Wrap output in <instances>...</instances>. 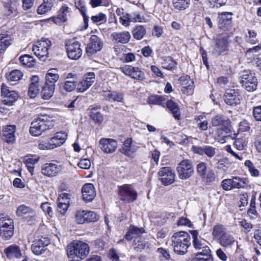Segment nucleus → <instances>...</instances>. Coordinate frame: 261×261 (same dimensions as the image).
Listing matches in <instances>:
<instances>
[{"mask_svg":"<svg viewBox=\"0 0 261 261\" xmlns=\"http://www.w3.org/2000/svg\"><path fill=\"white\" fill-rule=\"evenodd\" d=\"M212 234L222 247L231 248L235 244H238L233 236L227 230L226 226L223 224L218 223L215 225Z\"/></svg>","mask_w":261,"mask_h":261,"instance_id":"nucleus-1","label":"nucleus"},{"mask_svg":"<svg viewBox=\"0 0 261 261\" xmlns=\"http://www.w3.org/2000/svg\"><path fill=\"white\" fill-rule=\"evenodd\" d=\"M90 247L86 243L80 241L71 242L67 247V254L70 261H80L89 253Z\"/></svg>","mask_w":261,"mask_h":261,"instance_id":"nucleus-2","label":"nucleus"},{"mask_svg":"<svg viewBox=\"0 0 261 261\" xmlns=\"http://www.w3.org/2000/svg\"><path fill=\"white\" fill-rule=\"evenodd\" d=\"M171 245L175 253L183 255L188 252L191 245V238L186 231H179L174 233L171 237Z\"/></svg>","mask_w":261,"mask_h":261,"instance_id":"nucleus-3","label":"nucleus"},{"mask_svg":"<svg viewBox=\"0 0 261 261\" xmlns=\"http://www.w3.org/2000/svg\"><path fill=\"white\" fill-rule=\"evenodd\" d=\"M54 126L52 118L47 115H40L31 123L30 134L35 137L40 136L44 132L51 129Z\"/></svg>","mask_w":261,"mask_h":261,"instance_id":"nucleus-4","label":"nucleus"},{"mask_svg":"<svg viewBox=\"0 0 261 261\" xmlns=\"http://www.w3.org/2000/svg\"><path fill=\"white\" fill-rule=\"evenodd\" d=\"M51 45V42L48 39L42 38L33 45L32 50L40 60L45 61L47 57L48 49Z\"/></svg>","mask_w":261,"mask_h":261,"instance_id":"nucleus-5","label":"nucleus"},{"mask_svg":"<svg viewBox=\"0 0 261 261\" xmlns=\"http://www.w3.org/2000/svg\"><path fill=\"white\" fill-rule=\"evenodd\" d=\"M232 34L229 33L225 36H219L215 40V44L213 46L212 54L218 56L228 50L229 46L228 38Z\"/></svg>","mask_w":261,"mask_h":261,"instance_id":"nucleus-6","label":"nucleus"},{"mask_svg":"<svg viewBox=\"0 0 261 261\" xmlns=\"http://www.w3.org/2000/svg\"><path fill=\"white\" fill-rule=\"evenodd\" d=\"M120 199L127 203H130L137 198L138 193L130 185H124L119 188Z\"/></svg>","mask_w":261,"mask_h":261,"instance_id":"nucleus-7","label":"nucleus"},{"mask_svg":"<svg viewBox=\"0 0 261 261\" xmlns=\"http://www.w3.org/2000/svg\"><path fill=\"white\" fill-rule=\"evenodd\" d=\"M176 170L180 179L185 180L190 178L194 173L192 162L187 159L183 160L178 164Z\"/></svg>","mask_w":261,"mask_h":261,"instance_id":"nucleus-8","label":"nucleus"},{"mask_svg":"<svg viewBox=\"0 0 261 261\" xmlns=\"http://www.w3.org/2000/svg\"><path fill=\"white\" fill-rule=\"evenodd\" d=\"M190 233L192 237V244L195 250L199 251L198 252L211 251L209 247L210 243L199 236L197 230H192Z\"/></svg>","mask_w":261,"mask_h":261,"instance_id":"nucleus-9","label":"nucleus"},{"mask_svg":"<svg viewBox=\"0 0 261 261\" xmlns=\"http://www.w3.org/2000/svg\"><path fill=\"white\" fill-rule=\"evenodd\" d=\"M65 47L68 57L72 60L79 59L82 55L81 44L73 39L68 40L65 43Z\"/></svg>","mask_w":261,"mask_h":261,"instance_id":"nucleus-10","label":"nucleus"},{"mask_svg":"<svg viewBox=\"0 0 261 261\" xmlns=\"http://www.w3.org/2000/svg\"><path fill=\"white\" fill-rule=\"evenodd\" d=\"M241 83L248 91H253L256 89L257 79L254 74L249 71H244L241 75Z\"/></svg>","mask_w":261,"mask_h":261,"instance_id":"nucleus-11","label":"nucleus"},{"mask_svg":"<svg viewBox=\"0 0 261 261\" xmlns=\"http://www.w3.org/2000/svg\"><path fill=\"white\" fill-rule=\"evenodd\" d=\"M232 13L223 12L218 17V28L221 33L230 31L232 29Z\"/></svg>","mask_w":261,"mask_h":261,"instance_id":"nucleus-12","label":"nucleus"},{"mask_svg":"<svg viewBox=\"0 0 261 261\" xmlns=\"http://www.w3.org/2000/svg\"><path fill=\"white\" fill-rule=\"evenodd\" d=\"M103 45V42L99 37L96 35H92L86 48L87 55L91 56L99 51L102 49Z\"/></svg>","mask_w":261,"mask_h":261,"instance_id":"nucleus-13","label":"nucleus"},{"mask_svg":"<svg viewBox=\"0 0 261 261\" xmlns=\"http://www.w3.org/2000/svg\"><path fill=\"white\" fill-rule=\"evenodd\" d=\"M13 222L10 219H0V236L9 239L13 234Z\"/></svg>","mask_w":261,"mask_h":261,"instance_id":"nucleus-14","label":"nucleus"},{"mask_svg":"<svg viewBox=\"0 0 261 261\" xmlns=\"http://www.w3.org/2000/svg\"><path fill=\"white\" fill-rule=\"evenodd\" d=\"M120 70L123 73L132 79L138 80H143L145 79L144 72L138 67L125 65L121 67Z\"/></svg>","mask_w":261,"mask_h":261,"instance_id":"nucleus-15","label":"nucleus"},{"mask_svg":"<svg viewBox=\"0 0 261 261\" xmlns=\"http://www.w3.org/2000/svg\"><path fill=\"white\" fill-rule=\"evenodd\" d=\"M160 180L165 186H168L174 181L175 173L170 167H163L158 172Z\"/></svg>","mask_w":261,"mask_h":261,"instance_id":"nucleus-16","label":"nucleus"},{"mask_svg":"<svg viewBox=\"0 0 261 261\" xmlns=\"http://www.w3.org/2000/svg\"><path fill=\"white\" fill-rule=\"evenodd\" d=\"M1 93L3 97L2 101L6 105H12L18 97L17 93L14 91H10L4 84L2 85Z\"/></svg>","mask_w":261,"mask_h":261,"instance_id":"nucleus-17","label":"nucleus"},{"mask_svg":"<svg viewBox=\"0 0 261 261\" xmlns=\"http://www.w3.org/2000/svg\"><path fill=\"white\" fill-rule=\"evenodd\" d=\"M49 244V240L45 238L36 239L33 241L31 246L32 252L36 255H41L46 250Z\"/></svg>","mask_w":261,"mask_h":261,"instance_id":"nucleus-18","label":"nucleus"},{"mask_svg":"<svg viewBox=\"0 0 261 261\" xmlns=\"http://www.w3.org/2000/svg\"><path fill=\"white\" fill-rule=\"evenodd\" d=\"M99 147L105 153H111L116 149L117 142L114 139L103 138L99 140Z\"/></svg>","mask_w":261,"mask_h":261,"instance_id":"nucleus-19","label":"nucleus"},{"mask_svg":"<svg viewBox=\"0 0 261 261\" xmlns=\"http://www.w3.org/2000/svg\"><path fill=\"white\" fill-rule=\"evenodd\" d=\"M4 252L7 258L10 260L15 261V259L20 258L22 256L20 247L15 244L9 246L4 249Z\"/></svg>","mask_w":261,"mask_h":261,"instance_id":"nucleus-20","label":"nucleus"},{"mask_svg":"<svg viewBox=\"0 0 261 261\" xmlns=\"http://www.w3.org/2000/svg\"><path fill=\"white\" fill-rule=\"evenodd\" d=\"M61 171V166L53 163H45L41 168L42 173L48 177L55 176Z\"/></svg>","mask_w":261,"mask_h":261,"instance_id":"nucleus-21","label":"nucleus"},{"mask_svg":"<svg viewBox=\"0 0 261 261\" xmlns=\"http://www.w3.org/2000/svg\"><path fill=\"white\" fill-rule=\"evenodd\" d=\"M95 74L93 72H89L85 74L83 80L77 85V91L84 92L86 91L94 82Z\"/></svg>","mask_w":261,"mask_h":261,"instance_id":"nucleus-22","label":"nucleus"},{"mask_svg":"<svg viewBox=\"0 0 261 261\" xmlns=\"http://www.w3.org/2000/svg\"><path fill=\"white\" fill-rule=\"evenodd\" d=\"M217 133L218 140L221 143H224L227 138H230L231 139H234L237 136V134H232L231 125L218 128Z\"/></svg>","mask_w":261,"mask_h":261,"instance_id":"nucleus-23","label":"nucleus"},{"mask_svg":"<svg viewBox=\"0 0 261 261\" xmlns=\"http://www.w3.org/2000/svg\"><path fill=\"white\" fill-rule=\"evenodd\" d=\"M83 199L85 202L92 201L96 196L95 188L92 184H85L82 189Z\"/></svg>","mask_w":261,"mask_h":261,"instance_id":"nucleus-24","label":"nucleus"},{"mask_svg":"<svg viewBox=\"0 0 261 261\" xmlns=\"http://www.w3.org/2000/svg\"><path fill=\"white\" fill-rule=\"evenodd\" d=\"M241 96L237 90L228 89L225 94V101L229 105H236L240 102Z\"/></svg>","mask_w":261,"mask_h":261,"instance_id":"nucleus-25","label":"nucleus"},{"mask_svg":"<svg viewBox=\"0 0 261 261\" xmlns=\"http://www.w3.org/2000/svg\"><path fill=\"white\" fill-rule=\"evenodd\" d=\"M192 150L195 153L201 155L205 154L210 158L213 157L216 154V148L208 145L203 146H193Z\"/></svg>","mask_w":261,"mask_h":261,"instance_id":"nucleus-26","label":"nucleus"},{"mask_svg":"<svg viewBox=\"0 0 261 261\" xmlns=\"http://www.w3.org/2000/svg\"><path fill=\"white\" fill-rule=\"evenodd\" d=\"M40 86L39 76H33L31 77V84L28 89V95L31 98H35L38 95Z\"/></svg>","mask_w":261,"mask_h":261,"instance_id":"nucleus-27","label":"nucleus"},{"mask_svg":"<svg viewBox=\"0 0 261 261\" xmlns=\"http://www.w3.org/2000/svg\"><path fill=\"white\" fill-rule=\"evenodd\" d=\"M16 126L9 125L5 126L2 130V135L7 142L13 143L15 139Z\"/></svg>","mask_w":261,"mask_h":261,"instance_id":"nucleus-28","label":"nucleus"},{"mask_svg":"<svg viewBox=\"0 0 261 261\" xmlns=\"http://www.w3.org/2000/svg\"><path fill=\"white\" fill-rule=\"evenodd\" d=\"M180 84L182 86L181 91L184 93L190 94L192 92L194 87V82L189 75H184L179 79Z\"/></svg>","mask_w":261,"mask_h":261,"instance_id":"nucleus-29","label":"nucleus"},{"mask_svg":"<svg viewBox=\"0 0 261 261\" xmlns=\"http://www.w3.org/2000/svg\"><path fill=\"white\" fill-rule=\"evenodd\" d=\"M211 124L213 126L222 127L230 125V121L226 116L217 115L212 118Z\"/></svg>","mask_w":261,"mask_h":261,"instance_id":"nucleus-30","label":"nucleus"},{"mask_svg":"<svg viewBox=\"0 0 261 261\" xmlns=\"http://www.w3.org/2000/svg\"><path fill=\"white\" fill-rule=\"evenodd\" d=\"M104 96L106 99L110 101H117L121 103H123L124 101L123 93L117 91H106Z\"/></svg>","mask_w":261,"mask_h":261,"instance_id":"nucleus-31","label":"nucleus"},{"mask_svg":"<svg viewBox=\"0 0 261 261\" xmlns=\"http://www.w3.org/2000/svg\"><path fill=\"white\" fill-rule=\"evenodd\" d=\"M59 78V75L58 74L57 70L56 68L50 69L45 75V84L55 87V84Z\"/></svg>","mask_w":261,"mask_h":261,"instance_id":"nucleus-32","label":"nucleus"},{"mask_svg":"<svg viewBox=\"0 0 261 261\" xmlns=\"http://www.w3.org/2000/svg\"><path fill=\"white\" fill-rule=\"evenodd\" d=\"M145 232L143 228H139L134 225H130L127 233L125 235V238L130 241L133 238H140L141 234Z\"/></svg>","mask_w":261,"mask_h":261,"instance_id":"nucleus-33","label":"nucleus"},{"mask_svg":"<svg viewBox=\"0 0 261 261\" xmlns=\"http://www.w3.org/2000/svg\"><path fill=\"white\" fill-rule=\"evenodd\" d=\"M67 134L65 132H57L50 138L51 142L54 147L57 148L60 146L67 139Z\"/></svg>","mask_w":261,"mask_h":261,"instance_id":"nucleus-34","label":"nucleus"},{"mask_svg":"<svg viewBox=\"0 0 261 261\" xmlns=\"http://www.w3.org/2000/svg\"><path fill=\"white\" fill-rule=\"evenodd\" d=\"M112 36L115 42L123 44L127 43L130 38V34L128 32H115L112 34Z\"/></svg>","mask_w":261,"mask_h":261,"instance_id":"nucleus-35","label":"nucleus"},{"mask_svg":"<svg viewBox=\"0 0 261 261\" xmlns=\"http://www.w3.org/2000/svg\"><path fill=\"white\" fill-rule=\"evenodd\" d=\"M23 73L19 70H14L6 75L7 79L10 85H15L21 79Z\"/></svg>","mask_w":261,"mask_h":261,"instance_id":"nucleus-36","label":"nucleus"},{"mask_svg":"<svg viewBox=\"0 0 261 261\" xmlns=\"http://www.w3.org/2000/svg\"><path fill=\"white\" fill-rule=\"evenodd\" d=\"M132 138H127L124 142L122 147L120 149V151L125 155L130 156L135 151L134 147L132 145Z\"/></svg>","mask_w":261,"mask_h":261,"instance_id":"nucleus-37","label":"nucleus"},{"mask_svg":"<svg viewBox=\"0 0 261 261\" xmlns=\"http://www.w3.org/2000/svg\"><path fill=\"white\" fill-rule=\"evenodd\" d=\"M193 261H214L211 251L197 252L193 258Z\"/></svg>","mask_w":261,"mask_h":261,"instance_id":"nucleus-38","label":"nucleus"},{"mask_svg":"<svg viewBox=\"0 0 261 261\" xmlns=\"http://www.w3.org/2000/svg\"><path fill=\"white\" fill-rule=\"evenodd\" d=\"M16 213L19 217H22L24 215L34 217L36 215L35 211L32 208L24 204H22L17 207Z\"/></svg>","mask_w":261,"mask_h":261,"instance_id":"nucleus-39","label":"nucleus"},{"mask_svg":"<svg viewBox=\"0 0 261 261\" xmlns=\"http://www.w3.org/2000/svg\"><path fill=\"white\" fill-rule=\"evenodd\" d=\"M55 88L54 86L44 84L41 92L42 98L45 100L49 99L54 94Z\"/></svg>","mask_w":261,"mask_h":261,"instance_id":"nucleus-40","label":"nucleus"},{"mask_svg":"<svg viewBox=\"0 0 261 261\" xmlns=\"http://www.w3.org/2000/svg\"><path fill=\"white\" fill-rule=\"evenodd\" d=\"M146 33V29L142 25H136L132 31L133 37L135 39L140 40Z\"/></svg>","mask_w":261,"mask_h":261,"instance_id":"nucleus-41","label":"nucleus"},{"mask_svg":"<svg viewBox=\"0 0 261 261\" xmlns=\"http://www.w3.org/2000/svg\"><path fill=\"white\" fill-rule=\"evenodd\" d=\"M134 249L136 251H141L145 247H148V242L144 239L137 238L134 240Z\"/></svg>","mask_w":261,"mask_h":261,"instance_id":"nucleus-42","label":"nucleus"},{"mask_svg":"<svg viewBox=\"0 0 261 261\" xmlns=\"http://www.w3.org/2000/svg\"><path fill=\"white\" fill-rule=\"evenodd\" d=\"M19 61L23 66L28 67H33L35 64V59L32 56L29 55L20 56Z\"/></svg>","mask_w":261,"mask_h":261,"instance_id":"nucleus-43","label":"nucleus"},{"mask_svg":"<svg viewBox=\"0 0 261 261\" xmlns=\"http://www.w3.org/2000/svg\"><path fill=\"white\" fill-rule=\"evenodd\" d=\"M177 62L171 57H166L162 62L163 67L168 70H172L176 68Z\"/></svg>","mask_w":261,"mask_h":261,"instance_id":"nucleus-44","label":"nucleus"},{"mask_svg":"<svg viewBox=\"0 0 261 261\" xmlns=\"http://www.w3.org/2000/svg\"><path fill=\"white\" fill-rule=\"evenodd\" d=\"M174 7L178 10H184L189 7L190 0H172Z\"/></svg>","mask_w":261,"mask_h":261,"instance_id":"nucleus-45","label":"nucleus"},{"mask_svg":"<svg viewBox=\"0 0 261 261\" xmlns=\"http://www.w3.org/2000/svg\"><path fill=\"white\" fill-rule=\"evenodd\" d=\"M70 12L68 7L66 5H63L58 12V19L62 22H65L67 19V15Z\"/></svg>","mask_w":261,"mask_h":261,"instance_id":"nucleus-46","label":"nucleus"},{"mask_svg":"<svg viewBox=\"0 0 261 261\" xmlns=\"http://www.w3.org/2000/svg\"><path fill=\"white\" fill-rule=\"evenodd\" d=\"M90 116L95 123L98 124L101 123L103 120V115L99 112L97 111L95 108L91 109Z\"/></svg>","mask_w":261,"mask_h":261,"instance_id":"nucleus-47","label":"nucleus"},{"mask_svg":"<svg viewBox=\"0 0 261 261\" xmlns=\"http://www.w3.org/2000/svg\"><path fill=\"white\" fill-rule=\"evenodd\" d=\"M165 99L164 97L157 95H152L148 97V102L150 105H156L164 106Z\"/></svg>","mask_w":261,"mask_h":261,"instance_id":"nucleus-48","label":"nucleus"},{"mask_svg":"<svg viewBox=\"0 0 261 261\" xmlns=\"http://www.w3.org/2000/svg\"><path fill=\"white\" fill-rule=\"evenodd\" d=\"M86 211L79 210L75 214V221L78 224L86 223Z\"/></svg>","mask_w":261,"mask_h":261,"instance_id":"nucleus-49","label":"nucleus"},{"mask_svg":"<svg viewBox=\"0 0 261 261\" xmlns=\"http://www.w3.org/2000/svg\"><path fill=\"white\" fill-rule=\"evenodd\" d=\"M201 178L205 183L210 184L215 180L216 175L213 169H209Z\"/></svg>","mask_w":261,"mask_h":261,"instance_id":"nucleus-50","label":"nucleus"},{"mask_svg":"<svg viewBox=\"0 0 261 261\" xmlns=\"http://www.w3.org/2000/svg\"><path fill=\"white\" fill-rule=\"evenodd\" d=\"M244 164L248 168V170L252 176L257 177L259 176V171L255 168L253 163L250 160H246Z\"/></svg>","mask_w":261,"mask_h":261,"instance_id":"nucleus-51","label":"nucleus"},{"mask_svg":"<svg viewBox=\"0 0 261 261\" xmlns=\"http://www.w3.org/2000/svg\"><path fill=\"white\" fill-rule=\"evenodd\" d=\"M38 148L41 150H50L55 148L50 140L49 141H46L42 139L39 141Z\"/></svg>","mask_w":261,"mask_h":261,"instance_id":"nucleus-52","label":"nucleus"},{"mask_svg":"<svg viewBox=\"0 0 261 261\" xmlns=\"http://www.w3.org/2000/svg\"><path fill=\"white\" fill-rule=\"evenodd\" d=\"M11 44L10 40L8 37H2L0 39V55L3 53Z\"/></svg>","mask_w":261,"mask_h":261,"instance_id":"nucleus-53","label":"nucleus"},{"mask_svg":"<svg viewBox=\"0 0 261 261\" xmlns=\"http://www.w3.org/2000/svg\"><path fill=\"white\" fill-rule=\"evenodd\" d=\"M232 182H233L232 189L243 188L246 184L244 179H242L239 177H233L232 178Z\"/></svg>","mask_w":261,"mask_h":261,"instance_id":"nucleus-54","label":"nucleus"},{"mask_svg":"<svg viewBox=\"0 0 261 261\" xmlns=\"http://www.w3.org/2000/svg\"><path fill=\"white\" fill-rule=\"evenodd\" d=\"M38 162V159L30 158L25 160V165L28 170L31 173L34 171V165Z\"/></svg>","mask_w":261,"mask_h":261,"instance_id":"nucleus-55","label":"nucleus"},{"mask_svg":"<svg viewBox=\"0 0 261 261\" xmlns=\"http://www.w3.org/2000/svg\"><path fill=\"white\" fill-rule=\"evenodd\" d=\"M207 171L206 164L204 162H200L196 166V171L198 174L202 177Z\"/></svg>","mask_w":261,"mask_h":261,"instance_id":"nucleus-56","label":"nucleus"},{"mask_svg":"<svg viewBox=\"0 0 261 261\" xmlns=\"http://www.w3.org/2000/svg\"><path fill=\"white\" fill-rule=\"evenodd\" d=\"M99 216L92 211H86V223L94 222L99 219Z\"/></svg>","mask_w":261,"mask_h":261,"instance_id":"nucleus-57","label":"nucleus"},{"mask_svg":"<svg viewBox=\"0 0 261 261\" xmlns=\"http://www.w3.org/2000/svg\"><path fill=\"white\" fill-rule=\"evenodd\" d=\"M256 33L253 31L249 30L248 34L246 35V41L252 44L256 43L258 41L256 38Z\"/></svg>","mask_w":261,"mask_h":261,"instance_id":"nucleus-58","label":"nucleus"},{"mask_svg":"<svg viewBox=\"0 0 261 261\" xmlns=\"http://www.w3.org/2000/svg\"><path fill=\"white\" fill-rule=\"evenodd\" d=\"M51 8V5L50 3H44L38 7L37 12L39 14H43L50 10Z\"/></svg>","mask_w":261,"mask_h":261,"instance_id":"nucleus-59","label":"nucleus"},{"mask_svg":"<svg viewBox=\"0 0 261 261\" xmlns=\"http://www.w3.org/2000/svg\"><path fill=\"white\" fill-rule=\"evenodd\" d=\"M133 22H142L144 21L145 18L140 13L134 12L130 14V18Z\"/></svg>","mask_w":261,"mask_h":261,"instance_id":"nucleus-60","label":"nucleus"},{"mask_svg":"<svg viewBox=\"0 0 261 261\" xmlns=\"http://www.w3.org/2000/svg\"><path fill=\"white\" fill-rule=\"evenodd\" d=\"M91 20L94 23L99 22H103L106 21L107 18L105 14L102 13H99L95 16H92Z\"/></svg>","mask_w":261,"mask_h":261,"instance_id":"nucleus-61","label":"nucleus"},{"mask_svg":"<svg viewBox=\"0 0 261 261\" xmlns=\"http://www.w3.org/2000/svg\"><path fill=\"white\" fill-rule=\"evenodd\" d=\"M234 146L239 150L243 149L244 147L246 146V141L243 138H237L234 142Z\"/></svg>","mask_w":261,"mask_h":261,"instance_id":"nucleus-62","label":"nucleus"},{"mask_svg":"<svg viewBox=\"0 0 261 261\" xmlns=\"http://www.w3.org/2000/svg\"><path fill=\"white\" fill-rule=\"evenodd\" d=\"M232 179H225L222 180L221 186L223 190L229 191L232 189Z\"/></svg>","mask_w":261,"mask_h":261,"instance_id":"nucleus-63","label":"nucleus"},{"mask_svg":"<svg viewBox=\"0 0 261 261\" xmlns=\"http://www.w3.org/2000/svg\"><path fill=\"white\" fill-rule=\"evenodd\" d=\"M253 115L254 119L256 121L261 122V106L254 108Z\"/></svg>","mask_w":261,"mask_h":261,"instance_id":"nucleus-64","label":"nucleus"}]
</instances>
